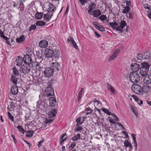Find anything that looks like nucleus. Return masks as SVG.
Returning <instances> with one entry per match:
<instances>
[{
	"mask_svg": "<svg viewBox=\"0 0 151 151\" xmlns=\"http://www.w3.org/2000/svg\"><path fill=\"white\" fill-rule=\"evenodd\" d=\"M57 113V110L56 109H52L48 113V118L50 119H47L45 121V123L46 124L50 123L52 122L54 120L53 118L56 115Z\"/></svg>",
	"mask_w": 151,
	"mask_h": 151,
	"instance_id": "nucleus-1",
	"label": "nucleus"
},
{
	"mask_svg": "<svg viewBox=\"0 0 151 151\" xmlns=\"http://www.w3.org/2000/svg\"><path fill=\"white\" fill-rule=\"evenodd\" d=\"M130 80L133 83L138 82L140 80V77L137 72H133L130 74Z\"/></svg>",
	"mask_w": 151,
	"mask_h": 151,
	"instance_id": "nucleus-2",
	"label": "nucleus"
},
{
	"mask_svg": "<svg viewBox=\"0 0 151 151\" xmlns=\"http://www.w3.org/2000/svg\"><path fill=\"white\" fill-rule=\"evenodd\" d=\"M140 74L141 76L143 78L144 83L145 81L146 78H148L149 76L151 75V73L149 72V70L140 69Z\"/></svg>",
	"mask_w": 151,
	"mask_h": 151,
	"instance_id": "nucleus-3",
	"label": "nucleus"
},
{
	"mask_svg": "<svg viewBox=\"0 0 151 151\" xmlns=\"http://www.w3.org/2000/svg\"><path fill=\"white\" fill-rule=\"evenodd\" d=\"M13 73L12 76L11 80L14 84L16 85L17 83V78H16V77L19 75V71L15 67L13 68Z\"/></svg>",
	"mask_w": 151,
	"mask_h": 151,
	"instance_id": "nucleus-4",
	"label": "nucleus"
},
{
	"mask_svg": "<svg viewBox=\"0 0 151 151\" xmlns=\"http://www.w3.org/2000/svg\"><path fill=\"white\" fill-rule=\"evenodd\" d=\"M30 67L27 65H23L20 67V72L24 74H28L30 72Z\"/></svg>",
	"mask_w": 151,
	"mask_h": 151,
	"instance_id": "nucleus-5",
	"label": "nucleus"
},
{
	"mask_svg": "<svg viewBox=\"0 0 151 151\" xmlns=\"http://www.w3.org/2000/svg\"><path fill=\"white\" fill-rule=\"evenodd\" d=\"M132 89L134 93L137 94H141L142 91L141 87L138 84L132 85Z\"/></svg>",
	"mask_w": 151,
	"mask_h": 151,
	"instance_id": "nucleus-6",
	"label": "nucleus"
},
{
	"mask_svg": "<svg viewBox=\"0 0 151 151\" xmlns=\"http://www.w3.org/2000/svg\"><path fill=\"white\" fill-rule=\"evenodd\" d=\"M53 70L50 67L46 68L44 72L45 76L47 78L51 77L53 75Z\"/></svg>",
	"mask_w": 151,
	"mask_h": 151,
	"instance_id": "nucleus-7",
	"label": "nucleus"
},
{
	"mask_svg": "<svg viewBox=\"0 0 151 151\" xmlns=\"http://www.w3.org/2000/svg\"><path fill=\"white\" fill-rule=\"evenodd\" d=\"M45 93L46 96L49 97L53 96L54 91L53 89L51 87L49 86L47 87L45 89Z\"/></svg>",
	"mask_w": 151,
	"mask_h": 151,
	"instance_id": "nucleus-8",
	"label": "nucleus"
},
{
	"mask_svg": "<svg viewBox=\"0 0 151 151\" xmlns=\"http://www.w3.org/2000/svg\"><path fill=\"white\" fill-rule=\"evenodd\" d=\"M53 51L51 49L46 48L45 51V54L46 57L48 58L52 57L53 55Z\"/></svg>",
	"mask_w": 151,
	"mask_h": 151,
	"instance_id": "nucleus-9",
	"label": "nucleus"
},
{
	"mask_svg": "<svg viewBox=\"0 0 151 151\" xmlns=\"http://www.w3.org/2000/svg\"><path fill=\"white\" fill-rule=\"evenodd\" d=\"M120 52L119 50L117 49L115 50L113 52L112 55L109 57V62H110L116 58L118 55V54Z\"/></svg>",
	"mask_w": 151,
	"mask_h": 151,
	"instance_id": "nucleus-10",
	"label": "nucleus"
},
{
	"mask_svg": "<svg viewBox=\"0 0 151 151\" xmlns=\"http://www.w3.org/2000/svg\"><path fill=\"white\" fill-rule=\"evenodd\" d=\"M120 26H117L116 28V30L119 31L121 32H123V29L126 25V23L125 21L123 20L121 21L120 23Z\"/></svg>",
	"mask_w": 151,
	"mask_h": 151,
	"instance_id": "nucleus-11",
	"label": "nucleus"
},
{
	"mask_svg": "<svg viewBox=\"0 0 151 151\" xmlns=\"http://www.w3.org/2000/svg\"><path fill=\"white\" fill-rule=\"evenodd\" d=\"M23 59L24 63L27 65H29L32 62V59L28 55H25Z\"/></svg>",
	"mask_w": 151,
	"mask_h": 151,
	"instance_id": "nucleus-12",
	"label": "nucleus"
},
{
	"mask_svg": "<svg viewBox=\"0 0 151 151\" xmlns=\"http://www.w3.org/2000/svg\"><path fill=\"white\" fill-rule=\"evenodd\" d=\"M60 65L58 62L53 63L52 64V66L50 67L53 70V71H58L60 68Z\"/></svg>",
	"mask_w": 151,
	"mask_h": 151,
	"instance_id": "nucleus-13",
	"label": "nucleus"
},
{
	"mask_svg": "<svg viewBox=\"0 0 151 151\" xmlns=\"http://www.w3.org/2000/svg\"><path fill=\"white\" fill-rule=\"evenodd\" d=\"M92 102H93L94 103V105L95 107V111H98L100 113V111L99 109L98 108V107H97L98 106L99 107H100L101 106V103L99 101H98L94 100Z\"/></svg>",
	"mask_w": 151,
	"mask_h": 151,
	"instance_id": "nucleus-14",
	"label": "nucleus"
},
{
	"mask_svg": "<svg viewBox=\"0 0 151 151\" xmlns=\"http://www.w3.org/2000/svg\"><path fill=\"white\" fill-rule=\"evenodd\" d=\"M49 99L50 105L51 106H55L57 104V101L55 98L50 97Z\"/></svg>",
	"mask_w": 151,
	"mask_h": 151,
	"instance_id": "nucleus-15",
	"label": "nucleus"
},
{
	"mask_svg": "<svg viewBox=\"0 0 151 151\" xmlns=\"http://www.w3.org/2000/svg\"><path fill=\"white\" fill-rule=\"evenodd\" d=\"M139 68V65L137 63L132 64L131 66V68L133 72H136Z\"/></svg>",
	"mask_w": 151,
	"mask_h": 151,
	"instance_id": "nucleus-16",
	"label": "nucleus"
},
{
	"mask_svg": "<svg viewBox=\"0 0 151 151\" xmlns=\"http://www.w3.org/2000/svg\"><path fill=\"white\" fill-rule=\"evenodd\" d=\"M140 69L149 70L150 65L147 62H143L141 63Z\"/></svg>",
	"mask_w": 151,
	"mask_h": 151,
	"instance_id": "nucleus-17",
	"label": "nucleus"
},
{
	"mask_svg": "<svg viewBox=\"0 0 151 151\" xmlns=\"http://www.w3.org/2000/svg\"><path fill=\"white\" fill-rule=\"evenodd\" d=\"M39 46L42 48H45L48 45V42L45 40H42L39 43Z\"/></svg>",
	"mask_w": 151,
	"mask_h": 151,
	"instance_id": "nucleus-18",
	"label": "nucleus"
},
{
	"mask_svg": "<svg viewBox=\"0 0 151 151\" xmlns=\"http://www.w3.org/2000/svg\"><path fill=\"white\" fill-rule=\"evenodd\" d=\"M11 91L12 93L14 95H16L17 93L18 90L17 87L16 85H14L12 87Z\"/></svg>",
	"mask_w": 151,
	"mask_h": 151,
	"instance_id": "nucleus-19",
	"label": "nucleus"
},
{
	"mask_svg": "<svg viewBox=\"0 0 151 151\" xmlns=\"http://www.w3.org/2000/svg\"><path fill=\"white\" fill-rule=\"evenodd\" d=\"M52 14L49 13H47L43 15V19L46 22L49 21L51 19Z\"/></svg>",
	"mask_w": 151,
	"mask_h": 151,
	"instance_id": "nucleus-20",
	"label": "nucleus"
},
{
	"mask_svg": "<svg viewBox=\"0 0 151 151\" xmlns=\"http://www.w3.org/2000/svg\"><path fill=\"white\" fill-rule=\"evenodd\" d=\"M23 61V59L22 57L20 56H18L16 60V65L17 66H20L22 65Z\"/></svg>",
	"mask_w": 151,
	"mask_h": 151,
	"instance_id": "nucleus-21",
	"label": "nucleus"
},
{
	"mask_svg": "<svg viewBox=\"0 0 151 151\" xmlns=\"http://www.w3.org/2000/svg\"><path fill=\"white\" fill-rule=\"evenodd\" d=\"M56 10L55 8L51 3L49 4L48 7L47 8V11L49 12H53L55 10Z\"/></svg>",
	"mask_w": 151,
	"mask_h": 151,
	"instance_id": "nucleus-22",
	"label": "nucleus"
},
{
	"mask_svg": "<svg viewBox=\"0 0 151 151\" xmlns=\"http://www.w3.org/2000/svg\"><path fill=\"white\" fill-rule=\"evenodd\" d=\"M96 6V4H94V3H93L89 5V9L88 11L89 14L91 15H92V12L93 11V10L95 8Z\"/></svg>",
	"mask_w": 151,
	"mask_h": 151,
	"instance_id": "nucleus-23",
	"label": "nucleus"
},
{
	"mask_svg": "<svg viewBox=\"0 0 151 151\" xmlns=\"http://www.w3.org/2000/svg\"><path fill=\"white\" fill-rule=\"evenodd\" d=\"M124 145L125 147L127 148H129V150L131 151L132 149V147L131 143L129 142L128 140H125L124 141Z\"/></svg>",
	"mask_w": 151,
	"mask_h": 151,
	"instance_id": "nucleus-24",
	"label": "nucleus"
},
{
	"mask_svg": "<svg viewBox=\"0 0 151 151\" xmlns=\"http://www.w3.org/2000/svg\"><path fill=\"white\" fill-rule=\"evenodd\" d=\"M144 59L151 60V51H148L145 52L144 54Z\"/></svg>",
	"mask_w": 151,
	"mask_h": 151,
	"instance_id": "nucleus-25",
	"label": "nucleus"
},
{
	"mask_svg": "<svg viewBox=\"0 0 151 151\" xmlns=\"http://www.w3.org/2000/svg\"><path fill=\"white\" fill-rule=\"evenodd\" d=\"M44 102H42L41 100H39L37 103V106L40 109L44 108Z\"/></svg>",
	"mask_w": 151,
	"mask_h": 151,
	"instance_id": "nucleus-26",
	"label": "nucleus"
},
{
	"mask_svg": "<svg viewBox=\"0 0 151 151\" xmlns=\"http://www.w3.org/2000/svg\"><path fill=\"white\" fill-rule=\"evenodd\" d=\"M131 96L134 99L135 101H137L139 105H140L142 104L143 101L142 100H139L138 98L135 95H131Z\"/></svg>",
	"mask_w": 151,
	"mask_h": 151,
	"instance_id": "nucleus-27",
	"label": "nucleus"
},
{
	"mask_svg": "<svg viewBox=\"0 0 151 151\" xmlns=\"http://www.w3.org/2000/svg\"><path fill=\"white\" fill-rule=\"evenodd\" d=\"M101 14V12L99 9L95 10L93 12H92V15L94 17H97L100 15Z\"/></svg>",
	"mask_w": 151,
	"mask_h": 151,
	"instance_id": "nucleus-28",
	"label": "nucleus"
},
{
	"mask_svg": "<svg viewBox=\"0 0 151 151\" xmlns=\"http://www.w3.org/2000/svg\"><path fill=\"white\" fill-rule=\"evenodd\" d=\"M43 16L42 12H37L35 15V18L37 19H41Z\"/></svg>",
	"mask_w": 151,
	"mask_h": 151,
	"instance_id": "nucleus-29",
	"label": "nucleus"
},
{
	"mask_svg": "<svg viewBox=\"0 0 151 151\" xmlns=\"http://www.w3.org/2000/svg\"><path fill=\"white\" fill-rule=\"evenodd\" d=\"M66 134L64 133L61 135L60 138L61 139L60 141V143L61 145H62L63 142L67 139V137H65L64 138V137L66 136Z\"/></svg>",
	"mask_w": 151,
	"mask_h": 151,
	"instance_id": "nucleus-30",
	"label": "nucleus"
},
{
	"mask_svg": "<svg viewBox=\"0 0 151 151\" xmlns=\"http://www.w3.org/2000/svg\"><path fill=\"white\" fill-rule=\"evenodd\" d=\"M53 54L54 57L57 59H58L59 57L60 54V52L58 49H56L53 52Z\"/></svg>",
	"mask_w": 151,
	"mask_h": 151,
	"instance_id": "nucleus-31",
	"label": "nucleus"
},
{
	"mask_svg": "<svg viewBox=\"0 0 151 151\" xmlns=\"http://www.w3.org/2000/svg\"><path fill=\"white\" fill-rule=\"evenodd\" d=\"M19 6L18 7V9H19V8H20V10H21V11H22L23 10L24 8V6L23 2L25 1V0H19Z\"/></svg>",
	"mask_w": 151,
	"mask_h": 151,
	"instance_id": "nucleus-32",
	"label": "nucleus"
},
{
	"mask_svg": "<svg viewBox=\"0 0 151 151\" xmlns=\"http://www.w3.org/2000/svg\"><path fill=\"white\" fill-rule=\"evenodd\" d=\"M81 117H79L76 120V122L77 123L76 125V126L82 124L83 123V121L82 120V121L81 122Z\"/></svg>",
	"mask_w": 151,
	"mask_h": 151,
	"instance_id": "nucleus-33",
	"label": "nucleus"
},
{
	"mask_svg": "<svg viewBox=\"0 0 151 151\" xmlns=\"http://www.w3.org/2000/svg\"><path fill=\"white\" fill-rule=\"evenodd\" d=\"M109 26L111 27V28L114 29H116V27L117 26V23L115 22H110L109 23Z\"/></svg>",
	"mask_w": 151,
	"mask_h": 151,
	"instance_id": "nucleus-34",
	"label": "nucleus"
},
{
	"mask_svg": "<svg viewBox=\"0 0 151 151\" xmlns=\"http://www.w3.org/2000/svg\"><path fill=\"white\" fill-rule=\"evenodd\" d=\"M46 22L43 21L42 20L37 21L36 23V24L37 25L42 26H44L45 25Z\"/></svg>",
	"mask_w": 151,
	"mask_h": 151,
	"instance_id": "nucleus-35",
	"label": "nucleus"
},
{
	"mask_svg": "<svg viewBox=\"0 0 151 151\" xmlns=\"http://www.w3.org/2000/svg\"><path fill=\"white\" fill-rule=\"evenodd\" d=\"M24 40L25 38L23 36H21L16 39V41L18 43L22 42Z\"/></svg>",
	"mask_w": 151,
	"mask_h": 151,
	"instance_id": "nucleus-36",
	"label": "nucleus"
},
{
	"mask_svg": "<svg viewBox=\"0 0 151 151\" xmlns=\"http://www.w3.org/2000/svg\"><path fill=\"white\" fill-rule=\"evenodd\" d=\"M130 108L131 111L133 113L136 118L138 117V114L136 110L133 108L132 106H131Z\"/></svg>",
	"mask_w": 151,
	"mask_h": 151,
	"instance_id": "nucleus-37",
	"label": "nucleus"
},
{
	"mask_svg": "<svg viewBox=\"0 0 151 151\" xmlns=\"http://www.w3.org/2000/svg\"><path fill=\"white\" fill-rule=\"evenodd\" d=\"M71 43L73 45V47L76 49H78V47L76 44L75 42L73 39H72L71 40Z\"/></svg>",
	"mask_w": 151,
	"mask_h": 151,
	"instance_id": "nucleus-38",
	"label": "nucleus"
},
{
	"mask_svg": "<svg viewBox=\"0 0 151 151\" xmlns=\"http://www.w3.org/2000/svg\"><path fill=\"white\" fill-rule=\"evenodd\" d=\"M34 132L32 130L28 131L26 134V136L28 137H31L33 136Z\"/></svg>",
	"mask_w": 151,
	"mask_h": 151,
	"instance_id": "nucleus-39",
	"label": "nucleus"
},
{
	"mask_svg": "<svg viewBox=\"0 0 151 151\" xmlns=\"http://www.w3.org/2000/svg\"><path fill=\"white\" fill-rule=\"evenodd\" d=\"M76 142H73L71 144L70 146H69V150H73V149L75 147L76 145Z\"/></svg>",
	"mask_w": 151,
	"mask_h": 151,
	"instance_id": "nucleus-40",
	"label": "nucleus"
},
{
	"mask_svg": "<svg viewBox=\"0 0 151 151\" xmlns=\"http://www.w3.org/2000/svg\"><path fill=\"white\" fill-rule=\"evenodd\" d=\"M130 10V7L129 6H126L125 7L124 9L123 10L122 13L124 14H126L128 13Z\"/></svg>",
	"mask_w": 151,
	"mask_h": 151,
	"instance_id": "nucleus-41",
	"label": "nucleus"
},
{
	"mask_svg": "<svg viewBox=\"0 0 151 151\" xmlns=\"http://www.w3.org/2000/svg\"><path fill=\"white\" fill-rule=\"evenodd\" d=\"M80 134H78L74 136L72 138V139L73 141L77 140L80 139Z\"/></svg>",
	"mask_w": 151,
	"mask_h": 151,
	"instance_id": "nucleus-42",
	"label": "nucleus"
},
{
	"mask_svg": "<svg viewBox=\"0 0 151 151\" xmlns=\"http://www.w3.org/2000/svg\"><path fill=\"white\" fill-rule=\"evenodd\" d=\"M143 7L145 9V10L148 12L150 11V7L148 4H145L143 5Z\"/></svg>",
	"mask_w": 151,
	"mask_h": 151,
	"instance_id": "nucleus-43",
	"label": "nucleus"
},
{
	"mask_svg": "<svg viewBox=\"0 0 151 151\" xmlns=\"http://www.w3.org/2000/svg\"><path fill=\"white\" fill-rule=\"evenodd\" d=\"M107 88L108 89L110 90L113 93L115 92V90L114 89L113 87L110 84H107Z\"/></svg>",
	"mask_w": 151,
	"mask_h": 151,
	"instance_id": "nucleus-44",
	"label": "nucleus"
},
{
	"mask_svg": "<svg viewBox=\"0 0 151 151\" xmlns=\"http://www.w3.org/2000/svg\"><path fill=\"white\" fill-rule=\"evenodd\" d=\"M17 128L22 134H24L25 130L23 129L22 127L20 125H18L17 126Z\"/></svg>",
	"mask_w": 151,
	"mask_h": 151,
	"instance_id": "nucleus-45",
	"label": "nucleus"
},
{
	"mask_svg": "<svg viewBox=\"0 0 151 151\" xmlns=\"http://www.w3.org/2000/svg\"><path fill=\"white\" fill-rule=\"evenodd\" d=\"M99 18L102 21L106 20L107 19V17L105 15H102L99 17Z\"/></svg>",
	"mask_w": 151,
	"mask_h": 151,
	"instance_id": "nucleus-46",
	"label": "nucleus"
},
{
	"mask_svg": "<svg viewBox=\"0 0 151 151\" xmlns=\"http://www.w3.org/2000/svg\"><path fill=\"white\" fill-rule=\"evenodd\" d=\"M137 58L138 59L140 60H142L144 59V56H143L141 54H138L137 56Z\"/></svg>",
	"mask_w": 151,
	"mask_h": 151,
	"instance_id": "nucleus-47",
	"label": "nucleus"
},
{
	"mask_svg": "<svg viewBox=\"0 0 151 151\" xmlns=\"http://www.w3.org/2000/svg\"><path fill=\"white\" fill-rule=\"evenodd\" d=\"M96 29L101 32H104L105 30L104 28L101 25H99L98 27H97Z\"/></svg>",
	"mask_w": 151,
	"mask_h": 151,
	"instance_id": "nucleus-48",
	"label": "nucleus"
},
{
	"mask_svg": "<svg viewBox=\"0 0 151 151\" xmlns=\"http://www.w3.org/2000/svg\"><path fill=\"white\" fill-rule=\"evenodd\" d=\"M83 90V88H81L80 91H79V93L78 95V101L81 99V97L82 95V93Z\"/></svg>",
	"mask_w": 151,
	"mask_h": 151,
	"instance_id": "nucleus-49",
	"label": "nucleus"
},
{
	"mask_svg": "<svg viewBox=\"0 0 151 151\" xmlns=\"http://www.w3.org/2000/svg\"><path fill=\"white\" fill-rule=\"evenodd\" d=\"M33 82L34 83L36 84L39 83H40V81L39 79L37 77L34 78L33 80Z\"/></svg>",
	"mask_w": 151,
	"mask_h": 151,
	"instance_id": "nucleus-50",
	"label": "nucleus"
},
{
	"mask_svg": "<svg viewBox=\"0 0 151 151\" xmlns=\"http://www.w3.org/2000/svg\"><path fill=\"white\" fill-rule=\"evenodd\" d=\"M102 111L104 112L105 113H106L108 115H111V113L109 112V111L108 110H107L106 109H102Z\"/></svg>",
	"mask_w": 151,
	"mask_h": 151,
	"instance_id": "nucleus-51",
	"label": "nucleus"
},
{
	"mask_svg": "<svg viewBox=\"0 0 151 151\" xmlns=\"http://www.w3.org/2000/svg\"><path fill=\"white\" fill-rule=\"evenodd\" d=\"M36 29V26L35 25H32L29 28V30L30 31H31L32 30H34Z\"/></svg>",
	"mask_w": 151,
	"mask_h": 151,
	"instance_id": "nucleus-52",
	"label": "nucleus"
},
{
	"mask_svg": "<svg viewBox=\"0 0 151 151\" xmlns=\"http://www.w3.org/2000/svg\"><path fill=\"white\" fill-rule=\"evenodd\" d=\"M8 114L9 117L10 119H11L12 121H14V118L13 116H12L11 114L9 112H8Z\"/></svg>",
	"mask_w": 151,
	"mask_h": 151,
	"instance_id": "nucleus-53",
	"label": "nucleus"
},
{
	"mask_svg": "<svg viewBox=\"0 0 151 151\" xmlns=\"http://www.w3.org/2000/svg\"><path fill=\"white\" fill-rule=\"evenodd\" d=\"M109 121L111 123H112L114 124H116V122H115V120L114 119H113V118H112L111 117H109Z\"/></svg>",
	"mask_w": 151,
	"mask_h": 151,
	"instance_id": "nucleus-54",
	"label": "nucleus"
},
{
	"mask_svg": "<svg viewBox=\"0 0 151 151\" xmlns=\"http://www.w3.org/2000/svg\"><path fill=\"white\" fill-rule=\"evenodd\" d=\"M111 115L113 116V118L115 120V121H119V119L117 117L115 114H111Z\"/></svg>",
	"mask_w": 151,
	"mask_h": 151,
	"instance_id": "nucleus-55",
	"label": "nucleus"
},
{
	"mask_svg": "<svg viewBox=\"0 0 151 151\" xmlns=\"http://www.w3.org/2000/svg\"><path fill=\"white\" fill-rule=\"evenodd\" d=\"M36 68L38 69H39L40 68H42V66H41L40 63H38L36 65Z\"/></svg>",
	"mask_w": 151,
	"mask_h": 151,
	"instance_id": "nucleus-56",
	"label": "nucleus"
},
{
	"mask_svg": "<svg viewBox=\"0 0 151 151\" xmlns=\"http://www.w3.org/2000/svg\"><path fill=\"white\" fill-rule=\"evenodd\" d=\"M43 141H44V140H41L39 142L38 144V147H41V146L42 145V143H43Z\"/></svg>",
	"mask_w": 151,
	"mask_h": 151,
	"instance_id": "nucleus-57",
	"label": "nucleus"
},
{
	"mask_svg": "<svg viewBox=\"0 0 151 151\" xmlns=\"http://www.w3.org/2000/svg\"><path fill=\"white\" fill-rule=\"evenodd\" d=\"M11 136H12V137L13 138V140H14V142L15 143H16L17 142V141L16 140V138H15L14 135H13V134H12L11 135Z\"/></svg>",
	"mask_w": 151,
	"mask_h": 151,
	"instance_id": "nucleus-58",
	"label": "nucleus"
},
{
	"mask_svg": "<svg viewBox=\"0 0 151 151\" xmlns=\"http://www.w3.org/2000/svg\"><path fill=\"white\" fill-rule=\"evenodd\" d=\"M93 24L96 28H97V27H98L99 25L96 22H93Z\"/></svg>",
	"mask_w": 151,
	"mask_h": 151,
	"instance_id": "nucleus-59",
	"label": "nucleus"
},
{
	"mask_svg": "<svg viewBox=\"0 0 151 151\" xmlns=\"http://www.w3.org/2000/svg\"><path fill=\"white\" fill-rule=\"evenodd\" d=\"M79 1L81 4L83 5H84L85 3L86 2L85 0H79Z\"/></svg>",
	"mask_w": 151,
	"mask_h": 151,
	"instance_id": "nucleus-60",
	"label": "nucleus"
},
{
	"mask_svg": "<svg viewBox=\"0 0 151 151\" xmlns=\"http://www.w3.org/2000/svg\"><path fill=\"white\" fill-rule=\"evenodd\" d=\"M78 126V127L76 129V130L77 131H79L82 130V128L81 127H79Z\"/></svg>",
	"mask_w": 151,
	"mask_h": 151,
	"instance_id": "nucleus-61",
	"label": "nucleus"
},
{
	"mask_svg": "<svg viewBox=\"0 0 151 151\" xmlns=\"http://www.w3.org/2000/svg\"><path fill=\"white\" fill-rule=\"evenodd\" d=\"M95 34L96 36L97 37L99 38L101 36V35L99 34L97 32L95 31Z\"/></svg>",
	"mask_w": 151,
	"mask_h": 151,
	"instance_id": "nucleus-62",
	"label": "nucleus"
},
{
	"mask_svg": "<svg viewBox=\"0 0 151 151\" xmlns=\"http://www.w3.org/2000/svg\"><path fill=\"white\" fill-rule=\"evenodd\" d=\"M24 141L29 146V147H31L32 145L30 143L28 142H27V141L25 140L24 139Z\"/></svg>",
	"mask_w": 151,
	"mask_h": 151,
	"instance_id": "nucleus-63",
	"label": "nucleus"
},
{
	"mask_svg": "<svg viewBox=\"0 0 151 151\" xmlns=\"http://www.w3.org/2000/svg\"><path fill=\"white\" fill-rule=\"evenodd\" d=\"M1 37L3 38V39H4L5 40L6 39H8L7 37H6L3 34L1 35Z\"/></svg>",
	"mask_w": 151,
	"mask_h": 151,
	"instance_id": "nucleus-64",
	"label": "nucleus"
}]
</instances>
